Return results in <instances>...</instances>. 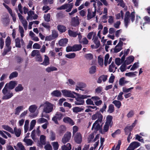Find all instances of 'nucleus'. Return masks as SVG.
Segmentation results:
<instances>
[{
    "instance_id": "obj_39",
    "label": "nucleus",
    "mask_w": 150,
    "mask_h": 150,
    "mask_svg": "<svg viewBox=\"0 0 150 150\" xmlns=\"http://www.w3.org/2000/svg\"><path fill=\"white\" fill-rule=\"evenodd\" d=\"M37 136V135L36 133L35 130H33L31 132V137L32 139L35 141H36L38 139Z\"/></svg>"
},
{
    "instance_id": "obj_35",
    "label": "nucleus",
    "mask_w": 150,
    "mask_h": 150,
    "mask_svg": "<svg viewBox=\"0 0 150 150\" xmlns=\"http://www.w3.org/2000/svg\"><path fill=\"white\" fill-rule=\"evenodd\" d=\"M68 33L69 36L75 38L77 35L78 32H74L73 31L69 30H68Z\"/></svg>"
},
{
    "instance_id": "obj_14",
    "label": "nucleus",
    "mask_w": 150,
    "mask_h": 150,
    "mask_svg": "<svg viewBox=\"0 0 150 150\" xmlns=\"http://www.w3.org/2000/svg\"><path fill=\"white\" fill-rule=\"evenodd\" d=\"M3 5L5 6V8L8 10L9 13L11 15L12 17V18L13 21L15 22L16 20V18L15 16V14L14 13H12V10L6 4L4 3L3 4Z\"/></svg>"
},
{
    "instance_id": "obj_21",
    "label": "nucleus",
    "mask_w": 150,
    "mask_h": 150,
    "mask_svg": "<svg viewBox=\"0 0 150 150\" xmlns=\"http://www.w3.org/2000/svg\"><path fill=\"white\" fill-rule=\"evenodd\" d=\"M112 117L110 115H108L106 118V121L105 124L110 126L111 127L112 123Z\"/></svg>"
},
{
    "instance_id": "obj_38",
    "label": "nucleus",
    "mask_w": 150,
    "mask_h": 150,
    "mask_svg": "<svg viewBox=\"0 0 150 150\" xmlns=\"http://www.w3.org/2000/svg\"><path fill=\"white\" fill-rule=\"evenodd\" d=\"M62 150H70L71 149V145L70 143H68L62 146Z\"/></svg>"
},
{
    "instance_id": "obj_25",
    "label": "nucleus",
    "mask_w": 150,
    "mask_h": 150,
    "mask_svg": "<svg viewBox=\"0 0 150 150\" xmlns=\"http://www.w3.org/2000/svg\"><path fill=\"white\" fill-rule=\"evenodd\" d=\"M68 42V39L66 38L61 39L59 41V43L60 46H64L66 45Z\"/></svg>"
},
{
    "instance_id": "obj_6",
    "label": "nucleus",
    "mask_w": 150,
    "mask_h": 150,
    "mask_svg": "<svg viewBox=\"0 0 150 150\" xmlns=\"http://www.w3.org/2000/svg\"><path fill=\"white\" fill-rule=\"evenodd\" d=\"M62 92L64 96L73 98L75 97L74 94L75 95H77V93L74 91H71L67 90H62Z\"/></svg>"
},
{
    "instance_id": "obj_30",
    "label": "nucleus",
    "mask_w": 150,
    "mask_h": 150,
    "mask_svg": "<svg viewBox=\"0 0 150 150\" xmlns=\"http://www.w3.org/2000/svg\"><path fill=\"white\" fill-rule=\"evenodd\" d=\"M92 40L95 44L96 45V47H98L100 45V42L97 36L96 35L94 38H92Z\"/></svg>"
},
{
    "instance_id": "obj_62",
    "label": "nucleus",
    "mask_w": 150,
    "mask_h": 150,
    "mask_svg": "<svg viewBox=\"0 0 150 150\" xmlns=\"http://www.w3.org/2000/svg\"><path fill=\"white\" fill-rule=\"evenodd\" d=\"M134 87H132L129 88H126L125 87H124L122 88V91L124 93H128L131 91V90L133 89Z\"/></svg>"
},
{
    "instance_id": "obj_32",
    "label": "nucleus",
    "mask_w": 150,
    "mask_h": 150,
    "mask_svg": "<svg viewBox=\"0 0 150 150\" xmlns=\"http://www.w3.org/2000/svg\"><path fill=\"white\" fill-rule=\"evenodd\" d=\"M44 59L43 62L41 64L45 66H47L50 64L49 58L46 55H44Z\"/></svg>"
},
{
    "instance_id": "obj_40",
    "label": "nucleus",
    "mask_w": 150,
    "mask_h": 150,
    "mask_svg": "<svg viewBox=\"0 0 150 150\" xmlns=\"http://www.w3.org/2000/svg\"><path fill=\"white\" fill-rule=\"evenodd\" d=\"M77 85L78 86L79 89L82 91H83V90L82 89V88H85L86 86V84L83 82L78 83Z\"/></svg>"
},
{
    "instance_id": "obj_58",
    "label": "nucleus",
    "mask_w": 150,
    "mask_h": 150,
    "mask_svg": "<svg viewBox=\"0 0 150 150\" xmlns=\"http://www.w3.org/2000/svg\"><path fill=\"white\" fill-rule=\"evenodd\" d=\"M139 63L138 62L134 63L130 69L131 71H134L137 69L139 67Z\"/></svg>"
},
{
    "instance_id": "obj_48",
    "label": "nucleus",
    "mask_w": 150,
    "mask_h": 150,
    "mask_svg": "<svg viewBox=\"0 0 150 150\" xmlns=\"http://www.w3.org/2000/svg\"><path fill=\"white\" fill-rule=\"evenodd\" d=\"M11 43V38L9 36H8L5 40V44L6 47H11L10 45Z\"/></svg>"
},
{
    "instance_id": "obj_51",
    "label": "nucleus",
    "mask_w": 150,
    "mask_h": 150,
    "mask_svg": "<svg viewBox=\"0 0 150 150\" xmlns=\"http://www.w3.org/2000/svg\"><path fill=\"white\" fill-rule=\"evenodd\" d=\"M112 103L118 108H120L121 105V102L117 100H114L112 102Z\"/></svg>"
},
{
    "instance_id": "obj_43",
    "label": "nucleus",
    "mask_w": 150,
    "mask_h": 150,
    "mask_svg": "<svg viewBox=\"0 0 150 150\" xmlns=\"http://www.w3.org/2000/svg\"><path fill=\"white\" fill-rule=\"evenodd\" d=\"M124 13L122 11H121L120 12L115 15L116 19H120L121 18L123 19Z\"/></svg>"
},
{
    "instance_id": "obj_55",
    "label": "nucleus",
    "mask_w": 150,
    "mask_h": 150,
    "mask_svg": "<svg viewBox=\"0 0 150 150\" xmlns=\"http://www.w3.org/2000/svg\"><path fill=\"white\" fill-rule=\"evenodd\" d=\"M23 89V87L22 85L19 84L15 88V90L16 92H19L22 91Z\"/></svg>"
},
{
    "instance_id": "obj_37",
    "label": "nucleus",
    "mask_w": 150,
    "mask_h": 150,
    "mask_svg": "<svg viewBox=\"0 0 150 150\" xmlns=\"http://www.w3.org/2000/svg\"><path fill=\"white\" fill-rule=\"evenodd\" d=\"M96 35V32H91L88 33L87 37L89 40H91L92 37L94 38Z\"/></svg>"
},
{
    "instance_id": "obj_8",
    "label": "nucleus",
    "mask_w": 150,
    "mask_h": 150,
    "mask_svg": "<svg viewBox=\"0 0 150 150\" xmlns=\"http://www.w3.org/2000/svg\"><path fill=\"white\" fill-rule=\"evenodd\" d=\"M71 137V133L70 132H67L64 135L62 139V142L65 144L68 142Z\"/></svg>"
},
{
    "instance_id": "obj_63",
    "label": "nucleus",
    "mask_w": 150,
    "mask_h": 150,
    "mask_svg": "<svg viewBox=\"0 0 150 150\" xmlns=\"http://www.w3.org/2000/svg\"><path fill=\"white\" fill-rule=\"evenodd\" d=\"M44 18L45 21L47 22L50 21V13L45 14L44 16Z\"/></svg>"
},
{
    "instance_id": "obj_27",
    "label": "nucleus",
    "mask_w": 150,
    "mask_h": 150,
    "mask_svg": "<svg viewBox=\"0 0 150 150\" xmlns=\"http://www.w3.org/2000/svg\"><path fill=\"white\" fill-rule=\"evenodd\" d=\"M1 127L4 129L6 130L11 133H13L14 132L12 129L8 126L4 125H2Z\"/></svg>"
},
{
    "instance_id": "obj_24",
    "label": "nucleus",
    "mask_w": 150,
    "mask_h": 150,
    "mask_svg": "<svg viewBox=\"0 0 150 150\" xmlns=\"http://www.w3.org/2000/svg\"><path fill=\"white\" fill-rule=\"evenodd\" d=\"M123 45L120 43H118L114 49V52L117 53L120 52L122 49Z\"/></svg>"
},
{
    "instance_id": "obj_46",
    "label": "nucleus",
    "mask_w": 150,
    "mask_h": 150,
    "mask_svg": "<svg viewBox=\"0 0 150 150\" xmlns=\"http://www.w3.org/2000/svg\"><path fill=\"white\" fill-rule=\"evenodd\" d=\"M14 131L17 137L20 136L21 132V129H17L15 127L14 129Z\"/></svg>"
},
{
    "instance_id": "obj_36",
    "label": "nucleus",
    "mask_w": 150,
    "mask_h": 150,
    "mask_svg": "<svg viewBox=\"0 0 150 150\" xmlns=\"http://www.w3.org/2000/svg\"><path fill=\"white\" fill-rule=\"evenodd\" d=\"M128 81L125 80V77H122L119 80V84L120 85L122 86L125 84L128 83Z\"/></svg>"
},
{
    "instance_id": "obj_28",
    "label": "nucleus",
    "mask_w": 150,
    "mask_h": 150,
    "mask_svg": "<svg viewBox=\"0 0 150 150\" xmlns=\"http://www.w3.org/2000/svg\"><path fill=\"white\" fill-rule=\"evenodd\" d=\"M14 147L16 150H26L24 146L21 142L18 143L17 146H14Z\"/></svg>"
},
{
    "instance_id": "obj_45",
    "label": "nucleus",
    "mask_w": 150,
    "mask_h": 150,
    "mask_svg": "<svg viewBox=\"0 0 150 150\" xmlns=\"http://www.w3.org/2000/svg\"><path fill=\"white\" fill-rule=\"evenodd\" d=\"M23 141L28 146H31L33 143V141L31 139L26 138L24 139Z\"/></svg>"
},
{
    "instance_id": "obj_4",
    "label": "nucleus",
    "mask_w": 150,
    "mask_h": 150,
    "mask_svg": "<svg viewBox=\"0 0 150 150\" xmlns=\"http://www.w3.org/2000/svg\"><path fill=\"white\" fill-rule=\"evenodd\" d=\"M3 96L2 97L3 100H7L11 98L13 96V93L8 90V89L4 88L2 90Z\"/></svg>"
},
{
    "instance_id": "obj_61",
    "label": "nucleus",
    "mask_w": 150,
    "mask_h": 150,
    "mask_svg": "<svg viewBox=\"0 0 150 150\" xmlns=\"http://www.w3.org/2000/svg\"><path fill=\"white\" fill-rule=\"evenodd\" d=\"M11 47H6L4 49V51L2 53L3 55H5L7 52L11 51Z\"/></svg>"
},
{
    "instance_id": "obj_47",
    "label": "nucleus",
    "mask_w": 150,
    "mask_h": 150,
    "mask_svg": "<svg viewBox=\"0 0 150 150\" xmlns=\"http://www.w3.org/2000/svg\"><path fill=\"white\" fill-rule=\"evenodd\" d=\"M96 67L95 66H92L89 69V73L91 74H94L96 71Z\"/></svg>"
},
{
    "instance_id": "obj_60",
    "label": "nucleus",
    "mask_w": 150,
    "mask_h": 150,
    "mask_svg": "<svg viewBox=\"0 0 150 150\" xmlns=\"http://www.w3.org/2000/svg\"><path fill=\"white\" fill-rule=\"evenodd\" d=\"M40 54L39 51L37 50H33L32 52L31 56L34 57L36 56L37 57Z\"/></svg>"
},
{
    "instance_id": "obj_18",
    "label": "nucleus",
    "mask_w": 150,
    "mask_h": 150,
    "mask_svg": "<svg viewBox=\"0 0 150 150\" xmlns=\"http://www.w3.org/2000/svg\"><path fill=\"white\" fill-rule=\"evenodd\" d=\"M64 122L66 123H68L70 125L72 126L74 124V122L71 118L69 117H66L63 119Z\"/></svg>"
},
{
    "instance_id": "obj_9",
    "label": "nucleus",
    "mask_w": 150,
    "mask_h": 150,
    "mask_svg": "<svg viewBox=\"0 0 150 150\" xmlns=\"http://www.w3.org/2000/svg\"><path fill=\"white\" fill-rule=\"evenodd\" d=\"M75 142L78 144H81L82 141V136L79 132H77L76 134L73 135Z\"/></svg>"
},
{
    "instance_id": "obj_20",
    "label": "nucleus",
    "mask_w": 150,
    "mask_h": 150,
    "mask_svg": "<svg viewBox=\"0 0 150 150\" xmlns=\"http://www.w3.org/2000/svg\"><path fill=\"white\" fill-rule=\"evenodd\" d=\"M76 101H75V104L76 105H83L84 103V101L83 99L80 97L76 98Z\"/></svg>"
},
{
    "instance_id": "obj_1",
    "label": "nucleus",
    "mask_w": 150,
    "mask_h": 150,
    "mask_svg": "<svg viewBox=\"0 0 150 150\" xmlns=\"http://www.w3.org/2000/svg\"><path fill=\"white\" fill-rule=\"evenodd\" d=\"M53 105L47 101L41 104L39 108H43V112L41 114V117H45L49 120L50 117L49 115H44L43 113H49L52 112L53 111Z\"/></svg>"
},
{
    "instance_id": "obj_10",
    "label": "nucleus",
    "mask_w": 150,
    "mask_h": 150,
    "mask_svg": "<svg viewBox=\"0 0 150 150\" xmlns=\"http://www.w3.org/2000/svg\"><path fill=\"white\" fill-rule=\"evenodd\" d=\"M140 143L137 142H132L127 149L126 150H134L136 148L140 146Z\"/></svg>"
},
{
    "instance_id": "obj_54",
    "label": "nucleus",
    "mask_w": 150,
    "mask_h": 150,
    "mask_svg": "<svg viewBox=\"0 0 150 150\" xmlns=\"http://www.w3.org/2000/svg\"><path fill=\"white\" fill-rule=\"evenodd\" d=\"M76 55L75 53H69L65 55V57L69 59H73L76 57Z\"/></svg>"
},
{
    "instance_id": "obj_59",
    "label": "nucleus",
    "mask_w": 150,
    "mask_h": 150,
    "mask_svg": "<svg viewBox=\"0 0 150 150\" xmlns=\"http://www.w3.org/2000/svg\"><path fill=\"white\" fill-rule=\"evenodd\" d=\"M34 12L31 11H28V16L27 18V20H28L30 19H32V16L34 14Z\"/></svg>"
},
{
    "instance_id": "obj_44",
    "label": "nucleus",
    "mask_w": 150,
    "mask_h": 150,
    "mask_svg": "<svg viewBox=\"0 0 150 150\" xmlns=\"http://www.w3.org/2000/svg\"><path fill=\"white\" fill-rule=\"evenodd\" d=\"M98 62L99 65L102 67L103 66V59L102 57L100 56L98 57Z\"/></svg>"
},
{
    "instance_id": "obj_31",
    "label": "nucleus",
    "mask_w": 150,
    "mask_h": 150,
    "mask_svg": "<svg viewBox=\"0 0 150 150\" xmlns=\"http://www.w3.org/2000/svg\"><path fill=\"white\" fill-rule=\"evenodd\" d=\"M138 73V72L135 71L134 72H130L126 73L125 74V75L129 77H134L136 76V74Z\"/></svg>"
},
{
    "instance_id": "obj_12",
    "label": "nucleus",
    "mask_w": 150,
    "mask_h": 150,
    "mask_svg": "<svg viewBox=\"0 0 150 150\" xmlns=\"http://www.w3.org/2000/svg\"><path fill=\"white\" fill-rule=\"evenodd\" d=\"M17 84V82L16 81H10L9 83H7L5 85L4 88L6 89L11 90L13 89Z\"/></svg>"
},
{
    "instance_id": "obj_57",
    "label": "nucleus",
    "mask_w": 150,
    "mask_h": 150,
    "mask_svg": "<svg viewBox=\"0 0 150 150\" xmlns=\"http://www.w3.org/2000/svg\"><path fill=\"white\" fill-rule=\"evenodd\" d=\"M114 105L112 104L110 105L108 107V112L109 113H112L114 112Z\"/></svg>"
},
{
    "instance_id": "obj_7",
    "label": "nucleus",
    "mask_w": 150,
    "mask_h": 150,
    "mask_svg": "<svg viewBox=\"0 0 150 150\" xmlns=\"http://www.w3.org/2000/svg\"><path fill=\"white\" fill-rule=\"evenodd\" d=\"M63 117L62 114L60 112H57L52 118V120L56 124H58V120L62 119Z\"/></svg>"
},
{
    "instance_id": "obj_52",
    "label": "nucleus",
    "mask_w": 150,
    "mask_h": 150,
    "mask_svg": "<svg viewBox=\"0 0 150 150\" xmlns=\"http://www.w3.org/2000/svg\"><path fill=\"white\" fill-rule=\"evenodd\" d=\"M73 47L74 51H79L81 50L82 48L81 45H76Z\"/></svg>"
},
{
    "instance_id": "obj_34",
    "label": "nucleus",
    "mask_w": 150,
    "mask_h": 150,
    "mask_svg": "<svg viewBox=\"0 0 150 150\" xmlns=\"http://www.w3.org/2000/svg\"><path fill=\"white\" fill-rule=\"evenodd\" d=\"M57 28L59 32L61 33L64 32L66 30V27L62 25H58Z\"/></svg>"
},
{
    "instance_id": "obj_13",
    "label": "nucleus",
    "mask_w": 150,
    "mask_h": 150,
    "mask_svg": "<svg viewBox=\"0 0 150 150\" xmlns=\"http://www.w3.org/2000/svg\"><path fill=\"white\" fill-rule=\"evenodd\" d=\"M96 12L94 11H92V9L89 8L87 9V19L89 20L94 18L96 15Z\"/></svg>"
},
{
    "instance_id": "obj_33",
    "label": "nucleus",
    "mask_w": 150,
    "mask_h": 150,
    "mask_svg": "<svg viewBox=\"0 0 150 150\" xmlns=\"http://www.w3.org/2000/svg\"><path fill=\"white\" fill-rule=\"evenodd\" d=\"M38 106L36 105H32L29 106L28 110L30 112L34 113L35 112Z\"/></svg>"
},
{
    "instance_id": "obj_11",
    "label": "nucleus",
    "mask_w": 150,
    "mask_h": 150,
    "mask_svg": "<svg viewBox=\"0 0 150 150\" xmlns=\"http://www.w3.org/2000/svg\"><path fill=\"white\" fill-rule=\"evenodd\" d=\"M103 116L99 112H97L96 114H93L92 116V120H96L98 119L97 121H99L100 123L102 121Z\"/></svg>"
},
{
    "instance_id": "obj_19",
    "label": "nucleus",
    "mask_w": 150,
    "mask_h": 150,
    "mask_svg": "<svg viewBox=\"0 0 150 150\" xmlns=\"http://www.w3.org/2000/svg\"><path fill=\"white\" fill-rule=\"evenodd\" d=\"M110 126L105 124L103 129H100V132L102 134H104L107 132L109 129V127Z\"/></svg>"
},
{
    "instance_id": "obj_26",
    "label": "nucleus",
    "mask_w": 150,
    "mask_h": 150,
    "mask_svg": "<svg viewBox=\"0 0 150 150\" xmlns=\"http://www.w3.org/2000/svg\"><path fill=\"white\" fill-rule=\"evenodd\" d=\"M117 69L115 65L113 62H112L111 64L109 65L108 70L110 72H114L115 71L116 69Z\"/></svg>"
},
{
    "instance_id": "obj_16",
    "label": "nucleus",
    "mask_w": 150,
    "mask_h": 150,
    "mask_svg": "<svg viewBox=\"0 0 150 150\" xmlns=\"http://www.w3.org/2000/svg\"><path fill=\"white\" fill-rule=\"evenodd\" d=\"M109 55L108 54H105V56L104 64L105 66H106L108 64H110L112 61V57L109 58Z\"/></svg>"
},
{
    "instance_id": "obj_64",
    "label": "nucleus",
    "mask_w": 150,
    "mask_h": 150,
    "mask_svg": "<svg viewBox=\"0 0 150 150\" xmlns=\"http://www.w3.org/2000/svg\"><path fill=\"white\" fill-rule=\"evenodd\" d=\"M103 88L101 86H99L96 88L95 92L98 94H102Z\"/></svg>"
},
{
    "instance_id": "obj_15",
    "label": "nucleus",
    "mask_w": 150,
    "mask_h": 150,
    "mask_svg": "<svg viewBox=\"0 0 150 150\" xmlns=\"http://www.w3.org/2000/svg\"><path fill=\"white\" fill-rule=\"evenodd\" d=\"M71 24L74 26H76L79 24V18L77 16H76V17L72 18L71 21Z\"/></svg>"
},
{
    "instance_id": "obj_29",
    "label": "nucleus",
    "mask_w": 150,
    "mask_h": 150,
    "mask_svg": "<svg viewBox=\"0 0 150 150\" xmlns=\"http://www.w3.org/2000/svg\"><path fill=\"white\" fill-rule=\"evenodd\" d=\"M51 95L52 96L58 97L61 96L62 93L59 91L56 90L52 91Z\"/></svg>"
},
{
    "instance_id": "obj_49",
    "label": "nucleus",
    "mask_w": 150,
    "mask_h": 150,
    "mask_svg": "<svg viewBox=\"0 0 150 150\" xmlns=\"http://www.w3.org/2000/svg\"><path fill=\"white\" fill-rule=\"evenodd\" d=\"M46 136L44 135H41L40 137V141L42 145H45L46 143Z\"/></svg>"
},
{
    "instance_id": "obj_53",
    "label": "nucleus",
    "mask_w": 150,
    "mask_h": 150,
    "mask_svg": "<svg viewBox=\"0 0 150 150\" xmlns=\"http://www.w3.org/2000/svg\"><path fill=\"white\" fill-rule=\"evenodd\" d=\"M54 150H57L59 147V144L57 142H53L52 143Z\"/></svg>"
},
{
    "instance_id": "obj_42",
    "label": "nucleus",
    "mask_w": 150,
    "mask_h": 150,
    "mask_svg": "<svg viewBox=\"0 0 150 150\" xmlns=\"http://www.w3.org/2000/svg\"><path fill=\"white\" fill-rule=\"evenodd\" d=\"M46 71L48 72H50L53 71H56L57 70L56 68L53 66H50L47 68L45 69Z\"/></svg>"
},
{
    "instance_id": "obj_3",
    "label": "nucleus",
    "mask_w": 150,
    "mask_h": 150,
    "mask_svg": "<svg viewBox=\"0 0 150 150\" xmlns=\"http://www.w3.org/2000/svg\"><path fill=\"white\" fill-rule=\"evenodd\" d=\"M18 31L20 34V36L21 39L20 40L19 38H17L15 40L16 46V47L20 48L21 47L20 42L22 44L24 43V41L22 39L25 36L24 31L23 27L20 25H19Z\"/></svg>"
},
{
    "instance_id": "obj_56",
    "label": "nucleus",
    "mask_w": 150,
    "mask_h": 150,
    "mask_svg": "<svg viewBox=\"0 0 150 150\" xmlns=\"http://www.w3.org/2000/svg\"><path fill=\"white\" fill-rule=\"evenodd\" d=\"M116 1L118 3V6H120L123 8L125 7V4L123 0H116Z\"/></svg>"
},
{
    "instance_id": "obj_2",
    "label": "nucleus",
    "mask_w": 150,
    "mask_h": 150,
    "mask_svg": "<svg viewBox=\"0 0 150 150\" xmlns=\"http://www.w3.org/2000/svg\"><path fill=\"white\" fill-rule=\"evenodd\" d=\"M135 18V12L134 11L132 12L130 14V12L128 11L126 12L124 18V22L125 26L126 28L127 27L128 24H129L130 20H131L133 22Z\"/></svg>"
},
{
    "instance_id": "obj_22",
    "label": "nucleus",
    "mask_w": 150,
    "mask_h": 150,
    "mask_svg": "<svg viewBox=\"0 0 150 150\" xmlns=\"http://www.w3.org/2000/svg\"><path fill=\"white\" fill-rule=\"evenodd\" d=\"M99 122H100L99 121L96 120L93 125L92 129H94L97 130H100L101 129V127L100 125Z\"/></svg>"
},
{
    "instance_id": "obj_41",
    "label": "nucleus",
    "mask_w": 150,
    "mask_h": 150,
    "mask_svg": "<svg viewBox=\"0 0 150 150\" xmlns=\"http://www.w3.org/2000/svg\"><path fill=\"white\" fill-rule=\"evenodd\" d=\"M73 112L74 113H78L81 112L83 110V109L82 107H73L72 109Z\"/></svg>"
},
{
    "instance_id": "obj_17",
    "label": "nucleus",
    "mask_w": 150,
    "mask_h": 150,
    "mask_svg": "<svg viewBox=\"0 0 150 150\" xmlns=\"http://www.w3.org/2000/svg\"><path fill=\"white\" fill-rule=\"evenodd\" d=\"M25 109L23 106H19L17 107L15 110L14 114L18 115H19L20 112Z\"/></svg>"
},
{
    "instance_id": "obj_23",
    "label": "nucleus",
    "mask_w": 150,
    "mask_h": 150,
    "mask_svg": "<svg viewBox=\"0 0 150 150\" xmlns=\"http://www.w3.org/2000/svg\"><path fill=\"white\" fill-rule=\"evenodd\" d=\"M134 59V57L132 56H130L127 57L125 62V63L127 65H129L132 62Z\"/></svg>"
},
{
    "instance_id": "obj_50",
    "label": "nucleus",
    "mask_w": 150,
    "mask_h": 150,
    "mask_svg": "<svg viewBox=\"0 0 150 150\" xmlns=\"http://www.w3.org/2000/svg\"><path fill=\"white\" fill-rule=\"evenodd\" d=\"M36 123L35 120H33L31 121L30 123L29 127V131H31L34 127Z\"/></svg>"
},
{
    "instance_id": "obj_5",
    "label": "nucleus",
    "mask_w": 150,
    "mask_h": 150,
    "mask_svg": "<svg viewBox=\"0 0 150 150\" xmlns=\"http://www.w3.org/2000/svg\"><path fill=\"white\" fill-rule=\"evenodd\" d=\"M73 6V3L67 4L62 5L59 7L57 8V10H66L67 12H69L70 11Z\"/></svg>"
}]
</instances>
